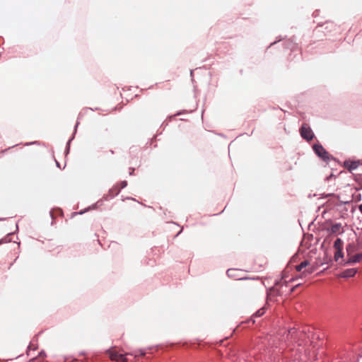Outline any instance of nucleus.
<instances>
[{
    "instance_id": "1",
    "label": "nucleus",
    "mask_w": 362,
    "mask_h": 362,
    "mask_svg": "<svg viewBox=\"0 0 362 362\" xmlns=\"http://www.w3.org/2000/svg\"><path fill=\"white\" fill-rule=\"evenodd\" d=\"M110 359L117 362H127V358L124 354H119L115 347H112L106 351Z\"/></svg>"
},
{
    "instance_id": "2",
    "label": "nucleus",
    "mask_w": 362,
    "mask_h": 362,
    "mask_svg": "<svg viewBox=\"0 0 362 362\" xmlns=\"http://www.w3.org/2000/svg\"><path fill=\"white\" fill-rule=\"evenodd\" d=\"M305 268V271L303 272L302 275L306 276L307 274H312L314 272V268L310 266V262L308 260L302 262L300 264L296 267V269L298 272H301L303 269Z\"/></svg>"
},
{
    "instance_id": "3",
    "label": "nucleus",
    "mask_w": 362,
    "mask_h": 362,
    "mask_svg": "<svg viewBox=\"0 0 362 362\" xmlns=\"http://www.w3.org/2000/svg\"><path fill=\"white\" fill-rule=\"evenodd\" d=\"M301 136L307 141H311L314 137L312 129L307 124H303L300 129Z\"/></svg>"
},
{
    "instance_id": "4",
    "label": "nucleus",
    "mask_w": 362,
    "mask_h": 362,
    "mask_svg": "<svg viewBox=\"0 0 362 362\" xmlns=\"http://www.w3.org/2000/svg\"><path fill=\"white\" fill-rule=\"evenodd\" d=\"M304 335L305 334L303 332L298 331L296 328H291L288 330L287 339H290L291 341L298 342L296 339L302 338Z\"/></svg>"
},
{
    "instance_id": "5",
    "label": "nucleus",
    "mask_w": 362,
    "mask_h": 362,
    "mask_svg": "<svg viewBox=\"0 0 362 362\" xmlns=\"http://www.w3.org/2000/svg\"><path fill=\"white\" fill-rule=\"evenodd\" d=\"M313 149L315 153L322 158L324 160H329V153L326 151V150L323 148L322 145L315 144L313 146Z\"/></svg>"
},
{
    "instance_id": "6",
    "label": "nucleus",
    "mask_w": 362,
    "mask_h": 362,
    "mask_svg": "<svg viewBox=\"0 0 362 362\" xmlns=\"http://www.w3.org/2000/svg\"><path fill=\"white\" fill-rule=\"evenodd\" d=\"M362 259V253H358L356 255H351L348 256V260L346 262L347 264H353L359 262Z\"/></svg>"
},
{
    "instance_id": "7",
    "label": "nucleus",
    "mask_w": 362,
    "mask_h": 362,
    "mask_svg": "<svg viewBox=\"0 0 362 362\" xmlns=\"http://www.w3.org/2000/svg\"><path fill=\"white\" fill-rule=\"evenodd\" d=\"M330 231L332 234H341L344 229L341 223H334L331 226Z\"/></svg>"
},
{
    "instance_id": "8",
    "label": "nucleus",
    "mask_w": 362,
    "mask_h": 362,
    "mask_svg": "<svg viewBox=\"0 0 362 362\" xmlns=\"http://www.w3.org/2000/svg\"><path fill=\"white\" fill-rule=\"evenodd\" d=\"M357 250V246L355 243H349L346 246V253L347 256H350L353 255Z\"/></svg>"
},
{
    "instance_id": "9",
    "label": "nucleus",
    "mask_w": 362,
    "mask_h": 362,
    "mask_svg": "<svg viewBox=\"0 0 362 362\" xmlns=\"http://www.w3.org/2000/svg\"><path fill=\"white\" fill-rule=\"evenodd\" d=\"M243 291H250L254 288L253 283L251 281H246L240 286Z\"/></svg>"
},
{
    "instance_id": "10",
    "label": "nucleus",
    "mask_w": 362,
    "mask_h": 362,
    "mask_svg": "<svg viewBox=\"0 0 362 362\" xmlns=\"http://www.w3.org/2000/svg\"><path fill=\"white\" fill-rule=\"evenodd\" d=\"M127 183L126 181H122L121 183H120V187H113L110 191V193H113L112 196L115 195V194H117L120 189L125 187L127 186Z\"/></svg>"
},
{
    "instance_id": "11",
    "label": "nucleus",
    "mask_w": 362,
    "mask_h": 362,
    "mask_svg": "<svg viewBox=\"0 0 362 362\" xmlns=\"http://www.w3.org/2000/svg\"><path fill=\"white\" fill-rule=\"evenodd\" d=\"M356 269H346L343 272L342 276L343 277H352L354 276L356 273Z\"/></svg>"
},
{
    "instance_id": "12",
    "label": "nucleus",
    "mask_w": 362,
    "mask_h": 362,
    "mask_svg": "<svg viewBox=\"0 0 362 362\" xmlns=\"http://www.w3.org/2000/svg\"><path fill=\"white\" fill-rule=\"evenodd\" d=\"M343 241L340 238H337L334 243L335 250H343Z\"/></svg>"
},
{
    "instance_id": "13",
    "label": "nucleus",
    "mask_w": 362,
    "mask_h": 362,
    "mask_svg": "<svg viewBox=\"0 0 362 362\" xmlns=\"http://www.w3.org/2000/svg\"><path fill=\"white\" fill-rule=\"evenodd\" d=\"M345 165L349 170H355L358 166V163L355 161L346 162Z\"/></svg>"
},
{
    "instance_id": "14",
    "label": "nucleus",
    "mask_w": 362,
    "mask_h": 362,
    "mask_svg": "<svg viewBox=\"0 0 362 362\" xmlns=\"http://www.w3.org/2000/svg\"><path fill=\"white\" fill-rule=\"evenodd\" d=\"M343 250H336L334 253V259L337 261L339 258L343 257Z\"/></svg>"
},
{
    "instance_id": "15",
    "label": "nucleus",
    "mask_w": 362,
    "mask_h": 362,
    "mask_svg": "<svg viewBox=\"0 0 362 362\" xmlns=\"http://www.w3.org/2000/svg\"><path fill=\"white\" fill-rule=\"evenodd\" d=\"M236 272H237V269H229L227 270V275L230 278H233L235 276Z\"/></svg>"
},
{
    "instance_id": "16",
    "label": "nucleus",
    "mask_w": 362,
    "mask_h": 362,
    "mask_svg": "<svg viewBox=\"0 0 362 362\" xmlns=\"http://www.w3.org/2000/svg\"><path fill=\"white\" fill-rule=\"evenodd\" d=\"M264 308H260L259 310H257L255 313V315L256 317H261L264 315Z\"/></svg>"
},
{
    "instance_id": "17",
    "label": "nucleus",
    "mask_w": 362,
    "mask_h": 362,
    "mask_svg": "<svg viewBox=\"0 0 362 362\" xmlns=\"http://www.w3.org/2000/svg\"><path fill=\"white\" fill-rule=\"evenodd\" d=\"M46 356V354L45 352H40L38 355V358H45Z\"/></svg>"
},
{
    "instance_id": "18",
    "label": "nucleus",
    "mask_w": 362,
    "mask_h": 362,
    "mask_svg": "<svg viewBox=\"0 0 362 362\" xmlns=\"http://www.w3.org/2000/svg\"><path fill=\"white\" fill-rule=\"evenodd\" d=\"M359 211L362 214V204L358 206Z\"/></svg>"
},
{
    "instance_id": "19",
    "label": "nucleus",
    "mask_w": 362,
    "mask_h": 362,
    "mask_svg": "<svg viewBox=\"0 0 362 362\" xmlns=\"http://www.w3.org/2000/svg\"><path fill=\"white\" fill-rule=\"evenodd\" d=\"M107 153H110V155H112L114 153V151L112 150H109Z\"/></svg>"
},
{
    "instance_id": "20",
    "label": "nucleus",
    "mask_w": 362,
    "mask_h": 362,
    "mask_svg": "<svg viewBox=\"0 0 362 362\" xmlns=\"http://www.w3.org/2000/svg\"><path fill=\"white\" fill-rule=\"evenodd\" d=\"M34 361V358H33V359H32V360H30L29 362H32V361Z\"/></svg>"
}]
</instances>
